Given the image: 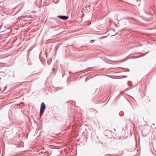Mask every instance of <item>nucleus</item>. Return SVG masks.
<instances>
[{"label":"nucleus","instance_id":"f03ea898","mask_svg":"<svg viewBox=\"0 0 156 156\" xmlns=\"http://www.w3.org/2000/svg\"><path fill=\"white\" fill-rule=\"evenodd\" d=\"M58 17L62 20H66L68 18V17L63 16H60Z\"/></svg>","mask_w":156,"mask_h":156},{"label":"nucleus","instance_id":"f257e3e1","mask_svg":"<svg viewBox=\"0 0 156 156\" xmlns=\"http://www.w3.org/2000/svg\"><path fill=\"white\" fill-rule=\"evenodd\" d=\"M45 105L44 103L43 102H42L41 105V108H40V114H39L40 117H41V116L44 113V111L45 109Z\"/></svg>","mask_w":156,"mask_h":156}]
</instances>
